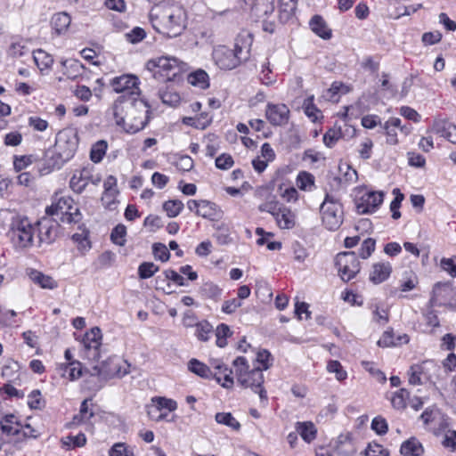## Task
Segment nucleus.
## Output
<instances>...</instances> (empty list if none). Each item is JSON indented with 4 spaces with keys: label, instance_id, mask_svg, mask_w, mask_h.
Returning <instances> with one entry per match:
<instances>
[{
    "label": "nucleus",
    "instance_id": "obj_15",
    "mask_svg": "<svg viewBox=\"0 0 456 456\" xmlns=\"http://www.w3.org/2000/svg\"><path fill=\"white\" fill-rule=\"evenodd\" d=\"M430 303L432 305H443L456 310V288L450 283L436 284Z\"/></svg>",
    "mask_w": 456,
    "mask_h": 456
},
{
    "label": "nucleus",
    "instance_id": "obj_24",
    "mask_svg": "<svg viewBox=\"0 0 456 456\" xmlns=\"http://www.w3.org/2000/svg\"><path fill=\"white\" fill-rule=\"evenodd\" d=\"M159 34L166 38H173L179 37V40L182 42V46L185 48H191L193 46L198 45L200 43L197 39V36L193 33V30H183L182 32L170 35L168 33H162L161 30H156Z\"/></svg>",
    "mask_w": 456,
    "mask_h": 456
},
{
    "label": "nucleus",
    "instance_id": "obj_2",
    "mask_svg": "<svg viewBox=\"0 0 456 456\" xmlns=\"http://www.w3.org/2000/svg\"><path fill=\"white\" fill-rule=\"evenodd\" d=\"M253 36L248 30H241L235 38L233 49L219 45L213 50L215 63L224 70H231L250 57Z\"/></svg>",
    "mask_w": 456,
    "mask_h": 456
},
{
    "label": "nucleus",
    "instance_id": "obj_13",
    "mask_svg": "<svg viewBox=\"0 0 456 456\" xmlns=\"http://www.w3.org/2000/svg\"><path fill=\"white\" fill-rule=\"evenodd\" d=\"M110 85L114 92L122 94L126 99H136L140 96V80L134 75L124 74L115 77L110 80Z\"/></svg>",
    "mask_w": 456,
    "mask_h": 456
},
{
    "label": "nucleus",
    "instance_id": "obj_1",
    "mask_svg": "<svg viewBox=\"0 0 456 456\" xmlns=\"http://www.w3.org/2000/svg\"><path fill=\"white\" fill-rule=\"evenodd\" d=\"M113 116L118 126L128 134H135L148 125L151 106L142 98L126 99L120 95L113 105Z\"/></svg>",
    "mask_w": 456,
    "mask_h": 456
},
{
    "label": "nucleus",
    "instance_id": "obj_8",
    "mask_svg": "<svg viewBox=\"0 0 456 456\" xmlns=\"http://www.w3.org/2000/svg\"><path fill=\"white\" fill-rule=\"evenodd\" d=\"M320 212L324 226L330 231L338 229L343 223L342 204L334 195L326 193Z\"/></svg>",
    "mask_w": 456,
    "mask_h": 456
},
{
    "label": "nucleus",
    "instance_id": "obj_22",
    "mask_svg": "<svg viewBox=\"0 0 456 456\" xmlns=\"http://www.w3.org/2000/svg\"><path fill=\"white\" fill-rule=\"evenodd\" d=\"M27 273L29 279L42 289H53L58 287V282L52 276L38 270L29 269Z\"/></svg>",
    "mask_w": 456,
    "mask_h": 456
},
{
    "label": "nucleus",
    "instance_id": "obj_18",
    "mask_svg": "<svg viewBox=\"0 0 456 456\" xmlns=\"http://www.w3.org/2000/svg\"><path fill=\"white\" fill-rule=\"evenodd\" d=\"M211 367L215 370L213 379L216 380L224 388H231L234 384L232 370L225 365L221 360L215 359L211 361Z\"/></svg>",
    "mask_w": 456,
    "mask_h": 456
},
{
    "label": "nucleus",
    "instance_id": "obj_5",
    "mask_svg": "<svg viewBox=\"0 0 456 456\" xmlns=\"http://www.w3.org/2000/svg\"><path fill=\"white\" fill-rule=\"evenodd\" d=\"M45 214L62 223H78L81 219L79 209L74 206V200L69 196H60L56 193L52 199V204L46 208Z\"/></svg>",
    "mask_w": 456,
    "mask_h": 456
},
{
    "label": "nucleus",
    "instance_id": "obj_20",
    "mask_svg": "<svg viewBox=\"0 0 456 456\" xmlns=\"http://www.w3.org/2000/svg\"><path fill=\"white\" fill-rule=\"evenodd\" d=\"M392 273V265L388 262H379L372 265L370 273V281L374 284H379L387 281Z\"/></svg>",
    "mask_w": 456,
    "mask_h": 456
},
{
    "label": "nucleus",
    "instance_id": "obj_19",
    "mask_svg": "<svg viewBox=\"0 0 456 456\" xmlns=\"http://www.w3.org/2000/svg\"><path fill=\"white\" fill-rule=\"evenodd\" d=\"M92 179V169L85 167L76 170L69 181L70 189L76 193H81Z\"/></svg>",
    "mask_w": 456,
    "mask_h": 456
},
{
    "label": "nucleus",
    "instance_id": "obj_57",
    "mask_svg": "<svg viewBox=\"0 0 456 456\" xmlns=\"http://www.w3.org/2000/svg\"><path fill=\"white\" fill-rule=\"evenodd\" d=\"M282 207L283 205L274 200H272L259 205L258 209L260 212L269 213L275 217Z\"/></svg>",
    "mask_w": 456,
    "mask_h": 456
},
{
    "label": "nucleus",
    "instance_id": "obj_39",
    "mask_svg": "<svg viewBox=\"0 0 456 456\" xmlns=\"http://www.w3.org/2000/svg\"><path fill=\"white\" fill-rule=\"evenodd\" d=\"M108 149V143L104 140L96 142L91 148L90 159L94 163H99L102 160Z\"/></svg>",
    "mask_w": 456,
    "mask_h": 456
},
{
    "label": "nucleus",
    "instance_id": "obj_63",
    "mask_svg": "<svg viewBox=\"0 0 456 456\" xmlns=\"http://www.w3.org/2000/svg\"><path fill=\"white\" fill-rule=\"evenodd\" d=\"M234 164L233 159L230 154L223 153L216 159V167L218 169H230Z\"/></svg>",
    "mask_w": 456,
    "mask_h": 456
},
{
    "label": "nucleus",
    "instance_id": "obj_23",
    "mask_svg": "<svg viewBox=\"0 0 456 456\" xmlns=\"http://www.w3.org/2000/svg\"><path fill=\"white\" fill-rule=\"evenodd\" d=\"M409 342V337L407 334H402L395 337L392 330H386L381 338L378 341L379 346L389 347L396 346Z\"/></svg>",
    "mask_w": 456,
    "mask_h": 456
},
{
    "label": "nucleus",
    "instance_id": "obj_14",
    "mask_svg": "<svg viewBox=\"0 0 456 456\" xmlns=\"http://www.w3.org/2000/svg\"><path fill=\"white\" fill-rule=\"evenodd\" d=\"M102 338V331L98 327H94L87 331L81 341V357L90 361H98L100 358Z\"/></svg>",
    "mask_w": 456,
    "mask_h": 456
},
{
    "label": "nucleus",
    "instance_id": "obj_38",
    "mask_svg": "<svg viewBox=\"0 0 456 456\" xmlns=\"http://www.w3.org/2000/svg\"><path fill=\"white\" fill-rule=\"evenodd\" d=\"M159 97L164 104L169 106H176L181 101L179 94L169 87H167L166 89H159Z\"/></svg>",
    "mask_w": 456,
    "mask_h": 456
},
{
    "label": "nucleus",
    "instance_id": "obj_29",
    "mask_svg": "<svg viewBox=\"0 0 456 456\" xmlns=\"http://www.w3.org/2000/svg\"><path fill=\"white\" fill-rule=\"evenodd\" d=\"M400 452L404 456H419L424 449L418 439L411 437L402 444Z\"/></svg>",
    "mask_w": 456,
    "mask_h": 456
},
{
    "label": "nucleus",
    "instance_id": "obj_50",
    "mask_svg": "<svg viewBox=\"0 0 456 456\" xmlns=\"http://www.w3.org/2000/svg\"><path fill=\"white\" fill-rule=\"evenodd\" d=\"M393 193L395 194V199L390 203V211L392 213V218L397 220L401 217V212L399 208L401 207V203L404 199L403 193L400 192L399 189H394Z\"/></svg>",
    "mask_w": 456,
    "mask_h": 456
},
{
    "label": "nucleus",
    "instance_id": "obj_11",
    "mask_svg": "<svg viewBox=\"0 0 456 456\" xmlns=\"http://www.w3.org/2000/svg\"><path fill=\"white\" fill-rule=\"evenodd\" d=\"M335 265L339 277L344 281L354 279L361 270L358 257L353 251L338 253L335 258Z\"/></svg>",
    "mask_w": 456,
    "mask_h": 456
},
{
    "label": "nucleus",
    "instance_id": "obj_36",
    "mask_svg": "<svg viewBox=\"0 0 456 456\" xmlns=\"http://www.w3.org/2000/svg\"><path fill=\"white\" fill-rule=\"evenodd\" d=\"M33 60L41 70L50 68L53 63L52 55L42 49L33 51Z\"/></svg>",
    "mask_w": 456,
    "mask_h": 456
},
{
    "label": "nucleus",
    "instance_id": "obj_48",
    "mask_svg": "<svg viewBox=\"0 0 456 456\" xmlns=\"http://www.w3.org/2000/svg\"><path fill=\"white\" fill-rule=\"evenodd\" d=\"M342 137V131L340 127L330 128L323 135V142L329 147L332 148L338 141Z\"/></svg>",
    "mask_w": 456,
    "mask_h": 456
},
{
    "label": "nucleus",
    "instance_id": "obj_7",
    "mask_svg": "<svg viewBox=\"0 0 456 456\" xmlns=\"http://www.w3.org/2000/svg\"><path fill=\"white\" fill-rule=\"evenodd\" d=\"M408 376L411 385H422L427 382L436 384L442 377V368L436 362L428 360L411 366Z\"/></svg>",
    "mask_w": 456,
    "mask_h": 456
},
{
    "label": "nucleus",
    "instance_id": "obj_43",
    "mask_svg": "<svg viewBox=\"0 0 456 456\" xmlns=\"http://www.w3.org/2000/svg\"><path fill=\"white\" fill-rule=\"evenodd\" d=\"M183 203L179 200H170L163 203V209L168 217L177 216L183 209Z\"/></svg>",
    "mask_w": 456,
    "mask_h": 456
},
{
    "label": "nucleus",
    "instance_id": "obj_47",
    "mask_svg": "<svg viewBox=\"0 0 456 456\" xmlns=\"http://www.w3.org/2000/svg\"><path fill=\"white\" fill-rule=\"evenodd\" d=\"M410 393L405 388H401L395 392L391 403L394 408L401 410L406 407V400L409 398Z\"/></svg>",
    "mask_w": 456,
    "mask_h": 456
},
{
    "label": "nucleus",
    "instance_id": "obj_3",
    "mask_svg": "<svg viewBox=\"0 0 456 456\" xmlns=\"http://www.w3.org/2000/svg\"><path fill=\"white\" fill-rule=\"evenodd\" d=\"M233 366L238 383L243 387H250L259 395L261 400H266V391L262 387L265 380L264 374L260 366L248 370V361L243 356H238L234 359Z\"/></svg>",
    "mask_w": 456,
    "mask_h": 456
},
{
    "label": "nucleus",
    "instance_id": "obj_55",
    "mask_svg": "<svg viewBox=\"0 0 456 456\" xmlns=\"http://www.w3.org/2000/svg\"><path fill=\"white\" fill-rule=\"evenodd\" d=\"M376 248V240L372 238H367L364 240L359 249V256L362 259L369 258L374 252Z\"/></svg>",
    "mask_w": 456,
    "mask_h": 456
},
{
    "label": "nucleus",
    "instance_id": "obj_51",
    "mask_svg": "<svg viewBox=\"0 0 456 456\" xmlns=\"http://www.w3.org/2000/svg\"><path fill=\"white\" fill-rule=\"evenodd\" d=\"M303 109L305 114L312 120L315 121L318 119L320 110L314 103V95H311L305 99L303 103Z\"/></svg>",
    "mask_w": 456,
    "mask_h": 456
},
{
    "label": "nucleus",
    "instance_id": "obj_52",
    "mask_svg": "<svg viewBox=\"0 0 456 456\" xmlns=\"http://www.w3.org/2000/svg\"><path fill=\"white\" fill-rule=\"evenodd\" d=\"M441 135L452 143L456 144V125L450 122H444L438 129Z\"/></svg>",
    "mask_w": 456,
    "mask_h": 456
},
{
    "label": "nucleus",
    "instance_id": "obj_32",
    "mask_svg": "<svg viewBox=\"0 0 456 456\" xmlns=\"http://www.w3.org/2000/svg\"><path fill=\"white\" fill-rule=\"evenodd\" d=\"M62 65L66 69L67 77L70 79H75L85 72V66L78 60H66Z\"/></svg>",
    "mask_w": 456,
    "mask_h": 456
},
{
    "label": "nucleus",
    "instance_id": "obj_45",
    "mask_svg": "<svg viewBox=\"0 0 456 456\" xmlns=\"http://www.w3.org/2000/svg\"><path fill=\"white\" fill-rule=\"evenodd\" d=\"M232 335L230 327L224 323L219 324L216 329V346L224 347L227 345V338Z\"/></svg>",
    "mask_w": 456,
    "mask_h": 456
},
{
    "label": "nucleus",
    "instance_id": "obj_58",
    "mask_svg": "<svg viewBox=\"0 0 456 456\" xmlns=\"http://www.w3.org/2000/svg\"><path fill=\"white\" fill-rule=\"evenodd\" d=\"M273 357L268 350L263 349L256 354V362L261 365V369L268 370L273 365Z\"/></svg>",
    "mask_w": 456,
    "mask_h": 456
},
{
    "label": "nucleus",
    "instance_id": "obj_10",
    "mask_svg": "<svg viewBox=\"0 0 456 456\" xmlns=\"http://www.w3.org/2000/svg\"><path fill=\"white\" fill-rule=\"evenodd\" d=\"M384 201V193L380 191H370L359 188L356 191L354 204L358 214L370 215L375 213Z\"/></svg>",
    "mask_w": 456,
    "mask_h": 456
},
{
    "label": "nucleus",
    "instance_id": "obj_6",
    "mask_svg": "<svg viewBox=\"0 0 456 456\" xmlns=\"http://www.w3.org/2000/svg\"><path fill=\"white\" fill-rule=\"evenodd\" d=\"M35 227L28 217L15 215L11 219L8 236L15 248L24 249L32 246Z\"/></svg>",
    "mask_w": 456,
    "mask_h": 456
},
{
    "label": "nucleus",
    "instance_id": "obj_31",
    "mask_svg": "<svg viewBox=\"0 0 456 456\" xmlns=\"http://www.w3.org/2000/svg\"><path fill=\"white\" fill-rule=\"evenodd\" d=\"M109 364L110 365L109 370L110 377L122 378L130 371V364L126 361L114 358L110 360Z\"/></svg>",
    "mask_w": 456,
    "mask_h": 456
},
{
    "label": "nucleus",
    "instance_id": "obj_42",
    "mask_svg": "<svg viewBox=\"0 0 456 456\" xmlns=\"http://www.w3.org/2000/svg\"><path fill=\"white\" fill-rule=\"evenodd\" d=\"M215 419L217 423L225 425L233 430H239L240 428V422L231 412H218L216 414Z\"/></svg>",
    "mask_w": 456,
    "mask_h": 456
},
{
    "label": "nucleus",
    "instance_id": "obj_12",
    "mask_svg": "<svg viewBox=\"0 0 456 456\" xmlns=\"http://www.w3.org/2000/svg\"><path fill=\"white\" fill-rule=\"evenodd\" d=\"M183 11L179 8H174L166 1H160L151 8L150 19L152 28H159V26L167 27V20L172 22V19L181 20Z\"/></svg>",
    "mask_w": 456,
    "mask_h": 456
},
{
    "label": "nucleus",
    "instance_id": "obj_37",
    "mask_svg": "<svg viewBox=\"0 0 456 456\" xmlns=\"http://www.w3.org/2000/svg\"><path fill=\"white\" fill-rule=\"evenodd\" d=\"M61 443L68 450L82 447L86 444V435L79 432L77 435H69L61 438Z\"/></svg>",
    "mask_w": 456,
    "mask_h": 456
},
{
    "label": "nucleus",
    "instance_id": "obj_21",
    "mask_svg": "<svg viewBox=\"0 0 456 456\" xmlns=\"http://www.w3.org/2000/svg\"><path fill=\"white\" fill-rule=\"evenodd\" d=\"M1 431L7 436H17L20 433L22 424L14 414H6L0 419Z\"/></svg>",
    "mask_w": 456,
    "mask_h": 456
},
{
    "label": "nucleus",
    "instance_id": "obj_28",
    "mask_svg": "<svg viewBox=\"0 0 456 456\" xmlns=\"http://www.w3.org/2000/svg\"><path fill=\"white\" fill-rule=\"evenodd\" d=\"M211 369H213L211 366L209 367L195 358L191 359L188 362V370L203 379H213L214 373Z\"/></svg>",
    "mask_w": 456,
    "mask_h": 456
},
{
    "label": "nucleus",
    "instance_id": "obj_56",
    "mask_svg": "<svg viewBox=\"0 0 456 456\" xmlns=\"http://www.w3.org/2000/svg\"><path fill=\"white\" fill-rule=\"evenodd\" d=\"M260 79L265 86H271L276 81V76L273 74V71L270 69V62L268 61L262 65Z\"/></svg>",
    "mask_w": 456,
    "mask_h": 456
},
{
    "label": "nucleus",
    "instance_id": "obj_54",
    "mask_svg": "<svg viewBox=\"0 0 456 456\" xmlns=\"http://www.w3.org/2000/svg\"><path fill=\"white\" fill-rule=\"evenodd\" d=\"M327 370L330 373L336 374V379L339 381L345 380L347 378L346 371L343 369L338 361L331 360L328 362Z\"/></svg>",
    "mask_w": 456,
    "mask_h": 456
},
{
    "label": "nucleus",
    "instance_id": "obj_40",
    "mask_svg": "<svg viewBox=\"0 0 456 456\" xmlns=\"http://www.w3.org/2000/svg\"><path fill=\"white\" fill-rule=\"evenodd\" d=\"M195 327V336L199 340L206 342L211 338L213 334V327L208 322H200Z\"/></svg>",
    "mask_w": 456,
    "mask_h": 456
},
{
    "label": "nucleus",
    "instance_id": "obj_9",
    "mask_svg": "<svg viewBox=\"0 0 456 456\" xmlns=\"http://www.w3.org/2000/svg\"><path fill=\"white\" fill-rule=\"evenodd\" d=\"M78 146V137L73 129H64L57 134L54 146V152L59 158L57 164L66 163L77 151Z\"/></svg>",
    "mask_w": 456,
    "mask_h": 456
},
{
    "label": "nucleus",
    "instance_id": "obj_64",
    "mask_svg": "<svg viewBox=\"0 0 456 456\" xmlns=\"http://www.w3.org/2000/svg\"><path fill=\"white\" fill-rule=\"evenodd\" d=\"M365 456H388V452L379 444H370L365 450Z\"/></svg>",
    "mask_w": 456,
    "mask_h": 456
},
{
    "label": "nucleus",
    "instance_id": "obj_26",
    "mask_svg": "<svg viewBox=\"0 0 456 456\" xmlns=\"http://www.w3.org/2000/svg\"><path fill=\"white\" fill-rule=\"evenodd\" d=\"M57 370L63 378H67L69 380L77 379L82 376V364L80 362L59 364Z\"/></svg>",
    "mask_w": 456,
    "mask_h": 456
},
{
    "label": "nucleus",
    "instance_id": "obj_59",
    "mask_svg": "<svg viewBox=\"0 0 456 456\" xmlns=\"http://www.w3.org/2000/svg\"><path fill=\"white\" fill-rule=\"evenodd\" d=\"M154 257L162 262H167L170 257V253L166 245L162 243H154L152 246Z\"/></svg>",
    "mask_w": 456,
    "mask_h": 456
},
{
    "label": "nucleus",
    "instance_id": "obj_34",
    "mask_svg": "<svg viewBox=\"0 0 456 456\" xmlns=\"http://www.w3.org/2000/svg\"><path fill=\"white\" fill-rule=\"evenodd\" d=\"M28 43L29 40L28 39L13 38L9 47V54L13 57L24 55L29 51Z\"/></svg>",
    "mask_w": 456,
    "mask_h": 456
},
{
    "label": "nucleus",
    "instance_id": "obj_35",
    "mask_svg": "<svg viewBox=\"0 0 456 456\" xmlns=\"http://www.w3.org/2000/svg\"><path fill=\"white\" fill-rule=\"evenodd\" d=\"M315 178L314 175L306 171H300L297 176V186L305 191H310L314 188Z\"/></svg>",
    "mask_w": 456,
    "mask_h": 456
},
{
    "label": "nucleus",
    "instance_id": "obj_25",
    "mask_svg": "<svg viewBox=\"0 0 456 456\" xmlns=\"http://www.w3.org/2000/svg\"><path fill=\"white\" fill-rule=\"evenodd\" d=\"M198 216L205 219L214 220L221 217L222 210L216 203L201 200V203L198 210Z\"/></svg>",
    "mask_w": 456,
    "mask_h": 456
},
{
    "label": "nucleus",
    "instance_id": "obj_4",
    "mask_svg": "<svg viewBox=\"0 0 456 456\" xmlns=\"http://www.w3.org/2000/svg\"><path fill=\"white\" fill-rule=\"evenodd\" d=\"M146 69L159 81H173L187 69V64L177 58L160 56L146 62Z\"/></svg>",
    "mask_w": 456,
    "mask_h": 456
},
{
    "label": "nucleus",
    "instance_id": "obj_27",
    "mask_svg": "<svg viewBox=\"0 0 456 456\" xmlns=\"http://www.w3.org/2000/svg\"><path fill=\"white\" fill-rule=\"evenodd\" d=\"M274 218L281 229H291L295 226V214L285 206L281 208Z\"/></svg>",
    "mask_w": 456,
    "mask_h": 456
},
{
    "label": "nucleus",
    "instance_id": "obj_16",
    "mask_svg": "<svg viewBox=\"0 0 456 456\" xmlns=\"http://www.w3.org/2000/svg\"><path fill=\"white\" fill-rule=\"evenodd\" d=\"M289 109L284 103H271L266 105L265 117L273 126H284L289 119Z\"/></svg>",
    "mask_w": 456,
    "mask_h": 456
},
{
    "label": "nucleus",
    "instance_id": "obj_53",
    "mask_svg": "<svg viewBox=\"0 0 456 456\" xmlns=\"http://www.w3.org/2000/svg\"><path fill=\"white\" fill-rule=\"evenodd\" d=\"M159 271V267L151 262H143L138 267V275L141 279H149Z\"/></svg>",
    "mask_w": 456,
    "mask_h": 456
},
{
    "label": "nucleus",
    "instance_id": "obj_17",
    "mask_svg": "<svg viewBox=\"0 0 456 456\" xmlns=\"http://www.w3.org/2000/svg\"><path fill=\"white\" fill-rule=\"evenodd\" d=\"M37 226L40 243L50 244L55 240L59 229L57 219L43 218L37 223Z\"/></svg>",
    "mask_w": 456,
    "mask_h": 456
},
{
    "label": "nucleus",
    "instance_id": "obj_30",
    "mask_svg": "<svg viewBox=\"0 0 456 456\" xmlns=\"http://www.w3.org/2000/svg\"><path fill=\"white\" fill-rule=\"evenodd\" d=\"M296 429L305 443L309 444L316 437L317 429L314 423L310 421L297 422Z\"/></svg>",
    "mask_w": 456,
    "mask_h": 456
},
{
    "label": "nucleus",
    "instance_id": "obj_33",
    "mask_svg": "<svg viewBox=\"0 0 456 456\" xmlns=\"http://www.w3.org/2000/svg\"><path fill=\"white\" fill-rule=\"evenodd\" d=\"M188 82L200 89H207L209 86V77L206 71L198 69L188 76Z\"/></svg>",
    "mask_w": 456,
    "mask_h": 456
},
{
    "label": "nucleus",
    "instance_id": "obj_62",
    "mask_svg": "<svg viewBox=\"0 0 456 456\" xmlns=\"http://www.w3.org/2000/svg\"><path fill=\"white\" fill-rule=\"evenodd\" d=\"M28 125L34 131L44 132L48 127V122L37 116H31L28 119Z\"/></svg>",
    "mask_w": 456,
    "mask_h": 456
},
{
    "label": "nucleus",
    "instance_id": "obj_61",
    "mask_svg": "<svg viewBox=\"0 0 456 456\" xmlns=\"http://www.w3.org/2000/svg\"><path fill=\"white\" fill-rule=\"evenodd\" d=\"M28 405L30 409L38 410L44 406V401L39 390H33L28 396Z\"/></svg>",
    "mask_w": 456,
    "mask_h": 456
},
{
    "label": "nucleus",
    "instance_id": "obj_44",
    "mask_svg": "<svg viewBox=\"0 0 456 456\" xmlns=\"http://www.w3.org/2000/svg\"><path fill=\"white\" fill-rule=\"evenodd\" d=\"M71 23V18L67 12L55 13L51 19L53 28H69Z\"/></svg>",
    "mask_w": 456,
    "mask_h": 456
},
{
    "label": "nucleus",
    "instance_id": "obj_60",
    "mask_svg": "<svg viewBox=\"0 0 456 456\" xmlns=\"http://www.w3.org/2000/svg\"><path fill=\"white\" fill-rule=\"evenodd\" d=\"M371 429L379 436L387 434L388 425L386 419L381 416L375 417L371 421Z\"/></svg>",
    "mask_w": 456,
    "mask_h": 456
},
{
    "label": "nucleus",
    "instance_id": "obj_41",
    "mask_svg": "<svg viewBox=\"0 0 456 456\" xmlns=\"http://www.w3.org/2000/svg\"><path fill=\"white\" fill-rule=\"evenodd\" d=\"M110 240L118 246H124L126 242V227L123 224H117L110 232Z\"/></svg>",
    "mask_w": 456,
    "mask_h": 456
},
{
    "label": "nucleus",
    "instance_id": "obj_46",
    "mask_svg": "<svg viewBox=\"0 0 456 456\" xmlns=\"http://www.w3.org/2000/svg\"><path fill=\"white\" fill-rule=\"evenodd\" d=\"M152 403H154V406L156 407L157 411H161L163 409H166L169 411H174L177 408V403L175 400L161 397V396H156L151 399Z\"/></svg>",
    "mask_w": 456,
    "mask_h": 456
},
{
    "label": "nucleus",
    "instance_id": "obj_49",
    "mask_svg": "<svg viewBox=\"0 0 456 456\" xmlns=\"http://www.w3.org/2000/svg\"><path fill=\"white\" fill-rule=\"evenodd\" d=\"M363 369L368 371L373 378L379 382L384 383L387 380V377L383 371H381L373 362L363 361L362 362Z\"/></svg>",
    "mask_w": 456,
    "mask_h": 456
}]
</instances>
